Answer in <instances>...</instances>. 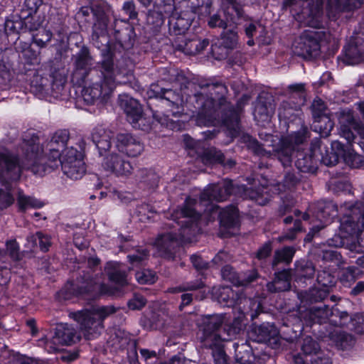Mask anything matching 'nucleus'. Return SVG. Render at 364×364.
<instances>
[{
    "label": "nucleus",
    "mask_w": 364,
    "mask_h": 364,
    "mask_svg": "<svg viewBox=\"0 0 364 364\" xmlns=\"http://www.w3.org/2000/svg\"><path fill=\"white\" fill-rule=\"evenodd\" d=\"M63 173L70 178L80 179L86 172V166L84 160L77 161L75 163L68 162L60 165Z\"/></svg>",
    "instance_id": "42"
},
{
    "label": "nucleus",
    "mask_w": 364,
    "mask_h": 364,
    "mask_svg": "<svg viewBox=\"0 0 364 364\" xmlns=\"http://www.w3.org/2000/svg\"><path fill=\"white\" fill-rule=\"evenodd\" d=\"M349 205L348 208H350ZM350 208L348 213L344 214L342 217L338 216V207L331 201L321 200L318 201L315 205V216L320 224L313 225L311 228H326L332 223L337 221L339 223L338 228H359V223H361V228H364V211L358 215L353 213Z\"/></svg>",
    "instance_id": "8"
},
{
    "label": "nucleus",
    "mask_w": 364,
    "mask_h": 364,
    "mask_svg": "<svg viewBox=\"0 0 364 364\" xmlns=\"http://www.w3.org/2000/svg\"><path fill=\"white\" fill-rule=\"evenodd\" d=\"M168 16L161 13L157 10H150L146 16V23L154 35L151 37H156L157 39V33L160 31L162 26H164L165 20Z\"/></svg>",
    "instance_id": "41"
},
{
    "label": "nucleus",
    "mask_w": 364,
    "mask_h": 364,
    "mask_svg": "<svg viewBox=\"0 0 364 364\" xmlns=\"http://www.w3.org/2000/svg\"><path fill=\"white\" fill-rule=\"evenodd\" d=\"M198 86L201 90H207L209 95L214 96L215 99L223 103L226 100L228 88L222 82H213L211 80H201L198 82Z\"/></svg>",
    "instance_id": "35"
},
{
    "label": "nucleus",
    "mask_w": 364,
    "mask_h": 364,
    "mask_svg": "<svg viewBox=\"0 0 364 364\" xmlns=\"http://www.w3.org/2000/svg\"><path fill=\"white\" fill-rule=\"evenodd\" d=\"M202 162L207 166L220 165L223 163L224 154L215 147L205 149L200 156Z\"/></svg>",
    "instance_id": "44"
},
{
    "label": "nucleus",
    "mask_w": 364,
    "mask_h": 364,
    "mask_svg": "<svg viewBox=\"0 0 364 364\" xmlns=\"http://www.w3.org/2000/svg\"><path fill=\"white\" fill-rule=\"evenodd\" d=\"M326 109L321 100L314 101L311 105L314 131L327 136L333 129V122L325 113Z\"/></svg>",
    "instance_id": "24"
},
{
    "label": "nucleus",
    "mask_w": 364,
    "mask_h": 364,
    "mask_svg": "<svg viewBox=\"0 0 364 364\" xmlns=\"http://www.w3.org/2000/svg\"><path fill=\"white\" fill-rule=\"evenodd\" d=\"M222 277L224 279L230 282L235 286H245L257 278V273L255 270H252L248 274L247 277L238 275L233 271L231 267L225 266L222 269Z\"/></svg>",
    "instance_id": "36"
},
{
    "label": "nucleus",
    "mask_w": 364,
    "mask_h": 364,
    "mask_svg": "<svg viewBox=\"0 0 364 364\" xmlns=\"http://www.w3.org/2000/svg\"><path fill=\"white\" fill-rule=\"evenodd\" d=\"M81 12L83 16H89L92 14L94 23L92 26V41L95 47L100 50L102 62L100 67L105 72H111L112 54L109 47L108 24L109 18L105 10L99 6L82 7Z\"/></svg>",
    "instance_id": "6"
},
{
    "label": "nucleus",
    "mask_w": 364,
    "mask_h": 364,
    "mask_svg": "<svg viewBox=\"0 0 364 364\" xmlns=\"http://www.w3.org/2000/svg\"><path fill=\"white\" fill-rule=\"evenodd\" d=\"M326 38L323 31L305 30L294 46V52L305 60H315L321 55V44Z\"/></svg>",
    "instance_id": "11"
},
{
    "label": "nucleus",
    "mask_w": 364,
    "mask_h": 364,
    "mask_svg": "<svg viewBox=\"0 0 364 364\" xmlns=\"http://www.w3.org/2000/svg\"><path fill=\"white\" fill-rule=\"evenodd\" d=\"M234 189L233 181L229 178L208 184L200 193V202L210 203L213 201L218 203L225 201L232 196Z\"/></svg>",
    "instance_id": "21"
},
{
    "label": "nucleus",
    "mask_w": 364,
    "mask_h": 364,
    "mask_svg": "<svg viewBox=\"0 0 364 364\" xmlns=\"http://www.w3.org/2000/svg\"><path fill=\"white\" fill-rule=\"evenodd\" d=\"M102 165L105 170L116 176H128L133 170L130 161L124 159L117 154H112L105 157Z\"/></svg>",
    "instance_id": "27"
},
{
    "label": "nucleus",
    "mask_w": 364,
    "mask_h": 364,
    "mask_svg": "<svg viewBox=\"0 0 364 364\" xmlns=\"http://www.w3.org/2000/svg\"><path fill=\"white\" fill-rule=\"evenodd\" d=\"M219 228H240L239 209L234 205L223 208L218 214Z\"/></svg>",
    "instance_id": "33"
},
{
    "label": "nucleus",
    "mask_w": 364,
    "mask_h": 364,
    "mask_svg": "<svg viewBox=\"0 0 364 364\" xmlns=\"http://www.w3.org/2000/svg\"><path fill=\"white\" fill-rule=\"evenodd\" d=\"M198 200L187 196L183 203L178 206L172 216L174 220L180 225V228H200L202 213L196 210Z\"/></svg>",
    "instance_id": "15"
},
{
    "label": "nucleus",
    "mask_w": 364,
    "mask_h": 364,
    "mask_svg": "<svg viewBox=\"0 0 364 364\" xmlns=\"http://www.w3.org/2000/svg\"><path fill=\"white\" fill-rule=\"evenodd\" d=\"M119 104L126 114L127 120L132 125L143 114V109L140 102L128 95H119Z\"/></svg>",
    "instance_id": "32"
},
{
    "label": "nucleus",
    "mask_w": 364,
    "mask_h": 364,
    "mask_svg": "<svg viewBox=\"0 0 364 364\" xmlns=\"http://www.w3.org/2000/svg\"><path fill=\"white\" fill-rule=\"evenodd\" d=\"M273 95L267 92H261L254 105L255 118L262 122H269L272 119V114L269 109H272Z\"/></svg>",
    "instance_id": "30"
},
{
    "label": "nucleus",
    "mask_w": 364,
    "mask_h": 364,
    "mask_svg": "<svg viewBox=\"0 0 364 364\" xmlns=\"http://www.w3.org/2000/svg\"><path fill=\"white\" fill-rule=\"evenodd\" d=\"M174 72L176 73L172 75V77H170L169 80L171 81H173V82L179 84L180 85V90H173V89H171V90L174 92H177L180 93V95L182 97V100H183L182 90H185V89H188L191 82H190L189 79L185 75V74L183 73V72L182 70H181V71L174 70ZM183 102H184V100H183Z\"/></svg>",
    "instance_id": "56"
},
{
    "label": "nucleus",
    "mask_w": 364,
    "mask_h": 364,
    "mask_svg": "<svg viewBox=\"0 0 364 364\" xmlns=\"http://www.w3.org/2000/svg\"><path fill=\"white\" fill-rule=\"evenodd\" d=\"M43 0H24L21 9L19 17L29 26V31L38 30L42 27L45 16L40 14Z\"/></svg>",
    "instance_id": "22"
},
{
    "label": "nucleus",
    "mask_w": 364,
    "mask_h": 364,
    "mask_svg": "<svg viewBox=\"0 0 364 364\" xmlns=\"http://www.w3.org/2000/svg\"><path fill=\"white\" fill-rule=\"evenodd\" d=\"M7 191L0 188V210L8 208L14 203V197L10 191V186H5Z\"/></svg>",
    "instance_id": "62"
},
{
    "label": "nucleus",
    "mask_w": 364,
    "mask_h": 364,
    "mask_svg": "<svg viewBox=\"0 0 364 364\" xmlns=\"http://www.w3.org/2000/svg\"><path fill=\"white\" fill-rule=\"evenodd\" d=\"M350 320L352 324V329L357 333H364V313L356 314L353 317L349 318V315L346 311L339 313V321H335L336 326L344 327L348 325V321Z\"/></svg>",
    "instance_id": "38"
},
{
    "label": "nucleus",
    "mask_w": 364,
    "mask_h": 364,
    "mask_svg": "<svg viewBox=\"0 0 364 364\" xmlns=\"http://www.w3.org/2000/svg\"><path fill=\"white\" fill-rule=\"evenodd\" d=\"M85 145V143L83 139H81L78 144L80 150L73 146L70 147L66 146L58 158H51L48 161H46V158L42 156V151H41V165L44 168L43 176L57 169L60 165L66 162L70 164V163H75L77 161L83 160Z\"/></svg>",
    "instance_id": "16"
},
{
    "label": "nucleus",
    "mask_w": 364,
    "mask_h": 364,
    "mask_svg": "<svg viewBox=\"0 0 364 364\" xmlns=\"http://www.w3.org/2000/svg\"><path fill=\"white\" fill-rule=\"evenodd\" d=\"M29 31V26L20 17L16 20L6 19L4 26L0 28V46L7 49L18 46V41L22 33Z\"/></svg>",
    "instance_id": "20"
},
{
    "label": "nucleus",
    "mask_w": 364,
    "mask_h": 364,
    "mask_svg": "<svg viewBox=\"0 0 364 364\" xmlns=\"http://www.w3.org/2000/svg\"><path fill=\"white\" fill-rule=\"evenodd\" d=\"M301 350L306 355H311V358L321 352L318 343L310 336L304 338Z\"/></svg>",
    "instance_id": "55"
},
{
    "label": "nucleus",
    "mask_w": 364,
    "mask_h": 364,
    "mask_svg": "<svg viewBox=\"0 0 364 364\" xmlns=\"http://www.w3.org/2000/svg\"><path fill=\"white\" fill-rule=\"evenodd\" d=\"M303 105H298L294 100H284L278 109L279 126L278 130L274 129V133L287 134L291 127H295L297 129L303 122L301 118L303 114L301 106Z\"/></svg>",
    "instance_id": "13"
},
{
    "label": "nucleus",
    "mask_w": 364,
    "mask_h": 364,
    "mask_svg": "<svg viewBox=\"0 0 364 364\" xmlns=\"http://www.w3.org/2000/svg\"><path fill=\"white\" fill-rule=\"evenodd\" d=\"M296 158L295 166L302 173H316L318 168L319 159L316 151L309 149L307 150H297L294 154Z\"/></svg>",
    "instance_id": "26"
},
{
    "label": "nucleus",
    "mask_w": 364,
    "mask_h": 364,
    "mask_svg": "<svg viewBox=\"0 0 364 364\" xmlns=\"http://www.w3.org/2000/svg\"><path fill=\"white\" fill-rule=\"evenodd\" d=\"M154 9L170 16L175 9L174 0H154Z\"/></svg>",
    "instance_id": "58"
},
{
    "label": "nucleus",
    "mask_w": 364,
    "mask_h": 364,
    "mask_svg": "<svg viewBox=\"0 0 364 364\" xmlns=\"http://www.w3.org/2000/svg\"><path fill=\"white\" fill-rule=\"evenodd\" d=\"M72 294L85 299H92L97 296L105 294H114V292L104 285L100 278H91L90 276L77 280L71 284Z\"/></svg>",
    "instance_id": "17"
},
{
    "label": "nucleus",
    "mask_w": 364,
    "mask_h": 364,
    "mask_svg": "<svg viewBox=\"0 0 364 364\" xmlns=\"http://www.w3.org/2000/svg\"><path fill=\"white\" fill-rule=\"evenodd\" d=\"M224 316L223 315L204 316L201 318L200 328L203 331V336L202 341H210L207 345L210 346L218 345L220 341H228L232 338L231 331L227 333V336L218 333L220 326L223 323Z\"/></svg>",
    "instance_id": "19"
},
{
    "label": "nucleus",
    "mask_w": 364,
    "mask_h": 364,
    "mask_svg": "<svg viewBox=\"0 0 364 364\" xmlns=\"http://www.w3.org/2000/svg\"><path fill=\"white\" fill-rule=\"evenodd\" d=\"M299 182L300 178L296 176L294 171H287L282 180V187L284 188V191L291 190L295 188Z\"/></svg>",
    "instance_id": "61"
},
{
    "label": "nucleus",
    "mask_w": 364,
    "mask_h": 364,
    "mask_svg": "<svg viewBox=\"0 0 364 364\" xmlns=\"http://www.w3.org/2000/svg\"><path fill=\"white\" fill-rule=\"evenodd\" d=\"M331 288H312L309 289L308 293V299L311 302H318L326 299L329 292Z\"/></svg>",
    "instance_id": "59"
},
{
    "label": "nucleus",
    "mask_w": 364,
    "mask_h": 364,
    "mask_svg": "<svg viewBox=\"0 0 364 364\" xmlns=\"http://www.w3.org/2000/svg\"><path fill=\"white\" fill-rule=\"evenodd\" d=\"M221 4L223 6H225V11L228 14L240 15L241 13H244L243 6L237 0H221Z\"/></svg>",
    "instance_id": "60"
},
{
    "label": "nucleus",
    "mask_w": 364,
    "mask_h": 364,
    "mask_svg": "<svg viewBox=\"0 0 364 364\" xmlns=\"http://www.w3.org/2000/svg\"><path fill=\"white\" fill-rule=\"evenodd\" d=\"M331 189L332 192L337 196H350L353 193L351 183L347 181H334L331 185Z\"/></svg>",
    "instance_id": "54"
},
{
    "label": "nucleus",
    "mask_w": 364,
    "mask_h": 364,
    "mask_svg": "<svg viewBox=\"0 0 364 364\" xmlns=\"http://www.w3.org/2000/svg\"><path fill=\"white\" fill-rule=\"evenodd\" d=\"M290 270H284L279 273H274V291H284L290 289Z\"/></svg>",
    "instance_id": "47"
},
{
    "label": "nucleus",
    "mask_w": 364,
    "mask_h": 364,
    "mask_svg": "<svg viewBox=\"0 0 364 364\" xmlns=\"http://www.w3.org/2000/svg\"><path fill=\"white\" fill-rule=\"evenodd\" d=\"M326 2L328 6L334 4L342 6L346 11H350L359 9L364 4V0H323V4Z\"/></svg>",
    "instance_id": "51"
},
{
    "label": "nucleus",
    "mask_w": 364,
    "mask_h": 364,
    "mask_svg": "<svg viewBox=\"0 0 364 364\" xmlns=\"http://www.w3.org/2000/svg\"><path fill=\"white\" fill-rule=\"evenodd\" d=\"M213 294H218L217 296L218 302H224L226 305H232L233 304L234 292L230 287H223L217 289L214 288Z\"/></svg>",
    "instance_id": "53"
},
{
    "label": "nucleus",
    "mask_w": 364,
    "mask_h": 364,
    "mask_svg": "<svg viewBox=\"0 0 364 364\" xmlns=\"http://www.w3.org/2000/svg\"><path fill=\"white\" fill-rule=\"evenodd\" d=\"M37 242H38L39 247L43 252L48 251L51 244L49 237L38 232L36 235H31L27 237L25 244V251L28 252H33L37 247Z\"/></svg>",
    "instance_id": "40"
},
{
    "label": "nucleus",
    "mask_w": 364,
    "mask_h": 364,
    "mask_svg": "<svg viewBox=\"0 0 364 364\" xmlns=\"http://www.w3.org/2000/svg\"><path fill=\"white\" fill-rule=\"evenodd\" d=\"M358 231L356 234V241L349 242L348 238H345L340 236H335L332 239V242L335 240L336 243H331L335 246H346L351 252H364V229H358Z\"/></svg>",
    "instance_id": "37"
},
{
    "label": "nucleus",
    "mask_w": 364,
    "mask_h": 364,
    "mask_svg": "<svg viewBox=\"0 0 364 364\" xmlns=\"http://www.w3.org/2000/svg\"><path fill=\"white\" fill-rule=\"evenodd\" d=\"M330 338L336 343V345L342 350L348 349L354 343L353 338L350 334L340 330L331 332L330 333Z\"/></svg>",
    "instance_id": "48"
},
{
    "label": "nucleus",
    "mask_w": 364,
    "mask_h": 364,
    "mask_svg": "<svg viewBox=\"0 0 364 364\" xmlns=\"http://www.w3.org/2000/svg\"><path fill=\"white\" fill-rule=\"evenodd\" d=\"M146 95L152 118L141 114L132 125L133 128L147 132H156L159 125L173 131L183 128L184 122L179 118L183 115L184 108L180 93L164 87L158 82L150 85Z\"/></svg>",
    "instance_id": "3"
},
{
    "label": "nucleus",
    "mask_w": 364,
    "mask_h": 364,
    "mask_svg": "<svg viewBox=\"0 0 364 364\" xmlns=\"http://www.w3.org/2000/svg\"><path fill=\"white\" fill-rule=\"evenodd\" d=\"M114 38L115 42L112 43L109 36V47L112 54L111 72L104 71L100 64L102 59L97 63L100 75L94 79L92 85L87 90L85 97L92 102L102 95H107L112 93L116 88L117 70L114 67L115 53H122V58H127L132 61L138 60L136 56L148 53H156L160 50L161 42L156 37H141L136 42V35L134 26L127 21L117 20L114 21ZM102 58V57L101 56Z\"/></svg>",
    "instance_id": "2"
},
{
    "label": "nucleus",
    "mask_w": 364,
    "mask_h": 364,
    "mask_svg": "<svg viewBox=\"0 0 364 364\" xmlns=\"http://www.w3.org/2000/svg\"><path fill=\"white\" fill-rule=\"evenodd\" d=\"M345 61L348 65L358 63L363 59V55L356 45L349 44L343 48Z\"/></svg>",
    "instance_id": "50"
},
{
    "label": "nucleus",
    "mask_w": 364,
    "mask_h": 364,
    "mask_svg": "<svg viewBox=\"0 0 364 364\" xmlns=\"http://www.w3.org/2000/svg\"><path fill=\"white\" fill-rule=\"evenodd\" d=\"M74 58V70L71 75V81L75 85L84 87L82 96L86 105H95L97 102L102 104L107 102L112 93L107 95H102L99 97L94 99L92 102L86 100V97H85L87 90L92 85L94 79H96L100 73L98 71L97 64L94 70H90L93 58L91 55L90 48L85 45L82 46Z\"/></svg>",
    "instance_id": "7"
},
{
    "label": "nucleus",
    "mask_w": 364,
    "mask_h": 364,
    "mask_svg": "<svg viewBox=\"0 0 364 364\" xmlns=\"http://www.w3.org/2000/svg\"><path fill=\"white\" fill-rule=\"evenodd\" d=\"M70 139V132L68 129H59L53 135L50 141L47 146L49 153L46 158V161H48L51 158H58L60 153L66 147Z\"/></svg>",
    "instance_id": "31"
},
{
    "label": "nucleus",
    "mask_w": 364,
    "mask_h": 364,
    "mask_svg": "<svg viewBox=\"0 0 364 364\" xmlns=\"http://www.w3.org/2000/svg\"><path fill=\"white\" fill-rule=\"evenodd\" d=\"M240 115L241 113L234 109L233 105L228 106L221 111V124L228 129L232 137H236L240 133Z\"/></svg>",
    "instance_id": "28"
},
{
    "label": "nucleus",
    "mask_w": 364,
    "mask_h": 364,
    "mask_svg": "<svg viewBox=\"0 0 364 364\" xmlns=\"http://www.w3.org/2000/svg\"><path fill=\"white\" fill-rule=\"evenodd\" d=\"M295 249L293 247H284L274 252V265L279 262L289 264L291 262L295 254Z\"/></svg>",
    "instance_id": "52"
},
{
    "label": "nucleus",
    "mask_w": 364,
    "mask_h": 364,
    "mask_svg": "<svg viewBox=\"0 0 364 364\" xmlns=\"http://www.w3.org/2000/svg\"><path fill=\"white\" fill-rule=\"evenodd\" d=\"M339 133L346 141L343 144L339 141H333L331 147H324V152L320 151L319 162L326 166H336L341 159L349 166L357 167L363 162L362 156L358 154L353 149V143L357 139V144L364 153V125L357 120L352 111H343L338 117Z\"/></svg>",
    "instance_id": "4"
},
{
    "label": "nucleus",
    "mask_w": 364,
    "mask_h": 364,
    "mask_svg": "<svg viewBox=\"0 0 364 364\" xmlns=\"http://www.w3.org/2000/svg\"><path fill=\"white\" fill-rule=\"evenodd\" d=\"M170 322V317L163 310L154 311L141 320V323L145 328L159 330L166 328Z\"/></svg>",
    "instance_id": "34"
},
{
    "label": "nucleus",
    "mask_w": 364,
    "mask_h": 364,
    "mask_svg": "<svg viewBox=\"0 0 364 364\" xmlns=\"http://www.w3.org/2000/svg\"><path fill=\"white\" fill-rule=\"evenodd\" d=\"M16 203L19 212L24 213L28 208H41L44 203L33 196H26L23 191L18 192Z\"/></svg>",
    "instance_id": "43"
},
{
    "label": "nucleus",
    "mask_w": 364,
    "mask_h": 364,
    "mask_svg": "<svg viewBox=\"0 0 364 364\" xmlns=\"http://www.w3.org/2000/svg\"><path fill=\"white\" fill-rule=\"evenodd\" d=\"M43 168L41 165L39 137L36 134L24 139L22 159L8 149H0V183L4 186H10L13 182L19 181L24 171L43 176Z\"/></svg>",
    "instance_id": "5"
},
{
    "label": "nucleus",
    "mask_w": 364,
    "mask_h": 364,
    "mask_svg": "<svg viewBox=\"0 0 364 364\" xmlns=\"http://www.w3.org/2000/svg\"><path fill=\"white\" fill-rule=\"evenodd\" d=\"M118 151L129 157H136L144 151V144L139 138L129 133H119L116 137Z\"/></svg>",
    "instance_id": "25"
},
{
    "label": "nucleus",
    "mask_w": 364,
    "mask_h": 364,
    "mask_svg": "<svg viewBox=\"0 0 364 364\" xmlns=\"http://www.w3.org/2000/svg\"><path fill=\"white\" fill-rule=\"evenodd\" d=\"M336 277L328 270L323 269L317 274V282L322 287L332 288L336 284Z\"/></svg>",
    "instance_id": "57"
},
{
    "label": "nucleus",
    "mask_w": 364,
    "mask_h": 364,
    "mask_svg": "<svg viewBox=\"0 0 364 364\" xmlns=\"http://www.w3.org/2000/svg\"><path fill=\"white\" fill-rule=\"evenodd\" d=\"M198 10L202 16L207 17L205 21L210 28L217 27L226 28L228 21L235 23L236 21L242 18L244 14V13H241L240 15L228 14L225 12V6H223L222 4L220 9H215L211 0H203L202 4L198 5Z\"/></svg>",
    "instance_id": "14"
},
{
    "label": "nucleus",
    "mask_w": 364,
    "mask_h": 364,
    "mask_svg": "<svg viewBox=\"0 0 364 364\" xmlns=\"http://www.w3.org/2000/svg\"><path fill=\"white\" fill-rule=\"evenodd\" d=\"M114 312L112 306H93L90 310H82L70 314L77 321L84 336L90 340L97 337L103 329V320Z\"/></svg>",
    "instance_id": "9"
},
{
    "label": "nucleus",
    "mask_w": 364,
    "mask_h": 364,
    "mask_svg": "<svg viewBox=\"0 0 364 364\" xmlns=\"http://www.w3.org/2000/svg\"><path fill=\"white\" fill-rule=\"evenodd\" d=\"M31 31V41H20L16 50L20 52L16 68L10 62L6 53H0V77L10 80L11 71L24 80L36 94H49L58 97L62 94L67 82V75L63 67L55 65L53 61L45 65L44 70L39 73L41 64L40 51L32 48L35 45L39 49L46 48L51 41L53 33L50 30L41 28Z\"/></svg>",
    "instance_id": "1"
},
{
    "label": "nucleus",
    "mask_w": 364,
    "mask_h": 364,
    "mask_svg": "<svg viewBox=\"0 0 364 364\" xmlns=\"http://www.w3.org/2000/svg\"><path fill=\"white\" fill-rule=\"evenodd\" d=\"M190 100L194 101V107L198 110L200 117L207 119L208 121H213L219 117L218 108L220 101L209 95H204L201 92H196Z\"/></svg>",
    "instance_id": "23"
},
{
    "label": "nucleus",
    "mask_w": 364,
    "mask_h": 364,
    "mask_svg": "<svg viewBox=\"0 0 364 364\" xmlns=\"http://www.w3.org/2000/svg\"><path fill=\"white\" fill-rule=\"evenodd\" d=\"M168 33L171 36H176L173 39L179 41L184 38V35L192 24L193 18L188 16L187 14H181L177 17L168 16Z\"/></svg>",
    "instance_id": "29"
},
{
    "label": "nucleus",
    "mask_w": 364,
    "mask_h": 364,
    "mask_svg": "<svg viewBox=\"0 0 364 364\" xmlns=\"http://www.w3.org/2000/svg\"><path fill=\"white\" fill-rule=\"evenodd\" d=\"M79 340L73 327L68 324L59 325L55 331L54 336L48 339L47 337L38 341V346H43L50 353L60 350V346L71 345Z\"/></svg>",
    "instance_id": "18"
},
{
    "label": "nucleus",
    "mask_w": 364,
    "mask_h": 364,
    "mask_svg": "<svg viewBox=\"0 0 364 364\" xmlns=\"http://www.w3.org/2000/svg\"><path fill=\"white\" fill-rule=\"evenodd\" d=\"M136 279L141 284H151L155 282L156 276L154 272L144 269L136 273Z\"/></svg>",
    "instance_id": "63"
},
{
    "label": "nucleus",
    "mask_w": 364,
    "mask_h": 364,
    "mask_svg": "<svg viewBox=\"0 0 364 364\" xmlns=\"http://www.w3.org/2000/svg\"><path fill=\"white\" fill-rule=\"evenodd\" d=\"M124 269L122 264L115 262H108L105 268L110 281L121 287L128 284Z\"/></svg>",
    "instance_id": "39"
},
{
    "label": "nucleus",
    "mask_w": 364,
    "mask_h": 364,
    "mask_svg": "<svg viewBox=\"0 0 364 364\" xmlns=\"http://www.w3.org/2000/svg\"><path fill=\"white\" fill-rule=\"evenodd\" d=\"M362 274V272L355 266H349L341 270L339 281L343 286L349 287Z\"/></svg>",
    "instance_id": "45"
},
{
    "label": "nucleus",
    "mask_w": 364,
    "mask_h": 364,
    "mask_svg": "<svg viewBox=\"0 0 364 364\" xmlns=\"http://www.w3.org/2000/svg\"><path fill=\"white\" fill-rule=\"evenodd\" d=\"M289 97L287 100H294L298 105H304L306 102V88L304 83L289 85L287 87Z\"/></svg>",
    "instance_id": "46"
},
{
    "label": "nucleus",
    "mask_w": 364,
    "mask_h": 364,
    "mask_svg": "<svg viewBox=\"0 0 364 364\" xmlns=\"http://www.w3.org/2000/svg\"><path fill=\"white\" fill-rule=\"evenodd\" d=\"M237 28L235 26L232 28L227 29L223 28V31L221 33V45L228 49H233L237 43L238 36H237Z\"/></svg>",
    "instance_id": "49"
},
{
    "label": "nucleus",
    "mask_w": 364,
    "mask_h": 364,
    "mask_svg": "<svg viewBox=\"0 0 364 364\" xmlns=\"http://www.w3.org/2000/svg\"><path fill=\"white\" fill-rule=\"evenodd\" d=\"M195 229H177V232L161 235L156 238L154 247L159 256L166 258H173V250L180 245L195 242L193 231Z\"/></svg>",
    "instance_id": "12"
},
{
    "label": "nucleus",
    "mask_w": 364,
    "mask_h": 364,
    "mask_svg": "<svg viewBox=\"0 0 364 364\" xmlns=\"http://www.w3.org/2000/svg\"><path fill=\"white\" fill-rule=\"evenodd\" d=\"M299 127L300 129L291 131V133L287 136H284V134L274 135V137L280 138L278 147L274 148V159H277L284 168L291 166L292 157L299 150L297 146L303 144L310 137L311 134L308 127L304 124V122Z\"/></svg>",
    "instance_id": "10"
},
{
    "label": "nucleus",
    "mask_w": 364,
    "mask_h": 364,
    "mask_svg": "<svg viewBox=\"0 0 364 364\" xmlns=\"http://www.w3.org/2000/svg\"><path fill=\"white\" fill-rule=\"evenodd\" d=\"M193 38H182L181 43H178L175 40L176 48L177 50L186 53L189 55H196V53L191 52L196 48V45L193 43Z\"/></svg>",
    "instance_id": "64"
}]
</instances>
